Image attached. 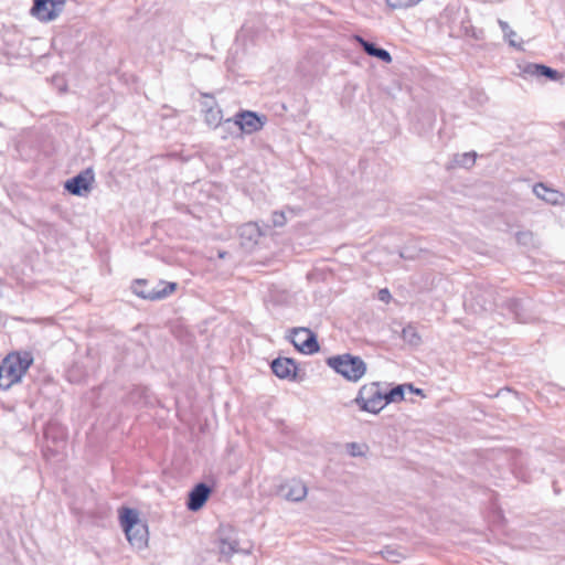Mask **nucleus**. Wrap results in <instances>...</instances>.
<instances>
[{"label": "nucleus", "mask_w": 565, "mask_h": 565, "mask_svg": "<svg viewBox=\"0 0 565 565\" xmlns=\"http://www.w3.org/2000/svg\"><path fill=\"white\" fill-rule=\"evenodd\" d=\"M225 255H226V252H218V257H220V258H224V257H225Z\"/></svg>", "instance_id": "obj_31"}, {"label": "nucleus", "mask_w": 565, "mask_h": 565, "mask_svg": "<svg viewBox=\"0 0 565 565\" xmlns=\"http://www.w3.org/2000/svg\"><path fill=\"white\" fill-rule=\"evenodd\" d=\"M354 38L367 55L376 57L384 63L392 62V55L387 50L379 47L375 43L370 42L360 35H355Z\"/></svg>", "instance_id": "obj_15"}, {"label": "nucleus", "mask_w": 565, "mask_h": 565, "mask_svg": "<svg viewBox=\"0 0 565 565\" xmlns=\"http://www.w3.org/2000/svg\"><path fill=\"white\" fill-rule=\"evenodd\" d=\"M270 367L273 373L281 379L296 381L297 380V364L296 361L291 358H277L271 361Z\"/></svg>", "instance_id": "obj_12"}, {"label": "nucleus", "mask_w": 565, "mask_h": 565, "mask_svg": "<svg viewBox=\"0 0 565 565\" xmlns=\"http://www.w3.org/2000/svg\"><path fill=\"white\" fill-rule=\"evenodd\" d=\"M119 521L129 544L136 550H143L148 545V525L139 518V512L131 508L119 509Z\"/></svg>", "instance_id": "obj_1"}, {"label": "nucleus", "mask_w": 565, "mask_h": 565, "mask_svg": "<svg viewBox=\"0 0 565 565\" xmlns=\"http://www.w3.org/2000/svg\"><path fill=\"white\" fill-rule=\"evenodd\" d=\"M66 0H33L31 13L42 22L56 19L63 11Z\"/></svg>", "instance_id": "obj_10"}, {"label": "nucleus", "mask_w": 565, "mask_h": 565, "mask_svg": "<svg viewBox=\"0 0 565 565\" xmlns=\"http://www.w3.org/2000/svg\"><path fill=\"white\" fill-rule=\"evenodd\" d=\"M495 295L497 292L492 286L478 282L471 287L465 303L475 312L489 311L497 306Z\"/></svg>", "instance_id": "obj_7"}, {"label": "nucleus", "mask_w": 565, "mask_h": 565, "mask_svg": "<svg viewBox=\"0 0 565 565\" xmlns=\"http://www.w3.org/2000/svg\"><path fill=\"white\" fill-rule=\"evenodd\" d=\"M146 285H148L147 280L137 279L134 281L131 289L132 292L139 298L151 301L164 299L171 294H173L177 289L175 282L160 281L156 287H151L150 291H142L141 287Z\"/></svg>", "instance_id": "obj_8"}, {"label": "nucleus", "mask_w": 565, "mask_h": 565, "mask_svg": "<svg viewBox=\"0 0 565 565\" xmlns=\"http://www.w3.org/2000/svg\"><path fill=\"white\" fill-rule=\"evenodd\" d=\"M384 391L379 382H373L363 385L354 398V403L360 407L361 411L377 414L385 406Z\"/></svg>", "instance_id": "obj_6"}, {"label": "nucleus", "mask_w": 565, "mask_h": 565, "mask_svg": "<svg viewBox=\"0 0 565 565\" xmlns=\"http://www.w3.org/2000/svg\"><path fill=\"white\" fill-rule=\"evenodd\" d=\"M218 562H230L234 554L252 553V545L242 546L237 532L231 525H221L217 532Z\"/></svg>", "instance_id": "obj_5"}, {"label": "nucleus", "mask_w": 565, "mask_h": 565, "mask_svg": "<svg viewBox=\"0 0 565 565\" xmlns=\"http://www.w3.org/2000/svg\"><path fill=\"white\" fill-rule=\"evenodd\" d=\"M419 0H386V3L392 9H403L416 4Z\"/></svg>", "instance_id": "obj_23"}, {"label": "nucleus", "mask_w": 565, "mask_h": 565, "mask_svg": "<svg viewBox=\"0 0 565 565\" xmlns=\"http://www.w3.org/2000/svg\"><path fill=\"white\" fill-rule=\"evenodd\" d=\"M349 448L351 449V451H350V452H351V455H352V456H359V455H361V452H360V451H356V449L359 448V445H358L356 443H351V444H349Z\"/></svg>", "instance_id": "obj_29"}, {"label": "nucleus", "mask_w": 565, "mask_h": 565, "mask_svg": "<svg viewBox=\"0 0 565 565\" xmlns=\"http://www.w3.org/2000/svg\"><path fill=\"white\" fill-rule=\"evenodd\" d=\"M242 238L256 243L260 237V230L256 223H246L239 227Z\"/></svg>", "instance_id": "obj_18"}, {"label": "nucleus", "mask_w": 565, "mask_h": 565, "mask_svg": "<svg viewBox=\"0 0 565 565\" xmlns=\"http://www.w3.org/2000/svg\"><path fill=\"white\" fill-rule=\"evenodd\" d=\"M526 235H527L526 233H520V234L518 235V239L520 241L522 236H526Z\"/></svg>", "instance_id": "obj_33"}, {"label": "nucleus", "mask_w": 565, "mask_h": 565, "mask_svg": "<svg viewBox=\"0 0 565 565\" xmlns=\"http://www.w3.org/2000/svg\"><path fill=\"white\" fill-rule=\"evenodd\" d=\"M498 24L501 28V30L504 34V38L509 41V44L511 46H519L513 40V38L516 35V33L510 28L509 23L499 19Z\"/></svg>", "instance_id": "obj_22"}, {"label": "nucleus", "mask_w": 565, "mask_h": 565, "mask_svg": "<svg viewBox=\"0 0 565 565\" xmlns=\"http://www.w3.org/2000/svg\"><path fill=\"white\" fill-rule=\"evenodd\" d=\"M290 341L301 353L313 354L320 350L317 334L308 328H294Z\"/></svg>", "instance_id": "obj_9"}, {"label": "nucleus", "mask_w": 565, "mask_h": 565, "mask_svg": "<svg viewBox=\"0 0 565 565\" xmlns=\"http://www.w3.org/2000/svg\"><path fill=\"white\" fill-rule=\"evenodd\" d=\"M520 305H521L520 301L516 300V299H511L510 302H509V307L515 313L516 319L519 321H523L521 318H519L518 309H519Z\"/></svg>", "instance_id": "obj_26"}, {"label": "nucleus", "mask_w": 565, "mask_h": 565, "mask_svg": "<svg viewBox=\"0 0 565 565\" xmlns=\"http://www.w3.org/2000/svg\"><path fill=\"white\" fill-rule=\"evenodd\" d=\"M379 297L382 301H388L391 298V294L388 289H381L379 292Z\"/></svg>", "instance_id": "obj_28"}, {"label": "nucleus", "mask_w": 565, "mask_h": 565, "mask_svg": "<svg viewBox=\"0 0 565 565\" xmlns=\"http://www.w3.org/2000/svg\"><path fill=\"white\" fill-rule=\"evenodd\" d=\"M281 490L286 492L284 497L288 501L300 502L302 501L308 492L306 484L299 480H291L290 482L281 486Z\"/></svg>", "instance_id": "obj_16"}, {"label": "nucleus", "mask_w": 565, "mask_h": 565, "mask_svg": "<svg viewBox=\"0 0 565 565\" xmlns=\"http://www.w3.org/2000/svg\"><path fill=\"white\" fill-rule=\"evenodd\" d=\"M212 492V488L205 483H198L190 492L186 501V508L196 512L205 504L210 494Z\"/></svg>", "instance_id": "obj_13"}, {"label": "nucleus", "mask_w": 565, "mask_h": 565, "mask_svg": "<svg viewBox=\"0 0 565 565\" xmlns=\"http://www.w3.org/2000/svg\"><path fill=\"white\" fill-rule=\"evenodd\" d=\"M93 182L94 173L92 169H86L74 178L67 180L64 188L73 195L85 196L90 192Z\"/></svg>", "instance_id": "obj_11"}, {"label": "nucleus", "mask_w": 565, "mask_h": 565, "mask_svg": "<svg viewBox=\"0 0 565 565\" xmlns=\"http://www.w3.org/2000/svg\"><path fill=\"white\" fill-rule=\"evenodd\" d=\"M266 122L267 117L265 115H258L250 110H242L234 116V119H226L217 124L214 129L222 138H226L225 134L231 129H234L236 136L239 137L242 134L259 131Z\"/></svg>", "instance_id": "obj_2"}, {"label": "nucleus", "mask_w": 565, "mask_h": 565, "mask_svg": "<svg viewBox=\"0 0 565 565\" xmlns=\"http://www.w3.org/2000/svg\"><path fill=\"white\" fill-rule=\"evenodd\" d=\"M408 387H409L412 391H414L416 394H419V395H422V394H423V391H422L420 388H416V390H414L412 384H409V385H408Z\"/></svg>", "instance_id": "obj_30"}, {"label": "nucleus", "mask_w": 565, "mask_h": 565, "mask_svg": "<svg viewBox=\"0 0 565 565\" xmlns=\"http://www.w3.org/2000/svg\"><path fill=\"white\" fill-rule=\"evenodd\" d=\"M326 363L351 382H358L366 372V363L360 356L350 353L330 356Z\"/></svg>", "instance_id": "obj_4"}, {"label": "nucleus", "mask_w": 565, "mask_h": 565, "mask_svg": "<svg viewBox=\"0 0 565 565\" xmlns=\"http://www.w3.org/2000/svg\"><path fill=\"white\" fill-rule=\"evenodd\" d=\"M141 290L142 291H150V288H148L147 285H146V286L141 287Z\"/></svg>", "instance_id": "obj_32"}, {"label": "nucleus", "mask_w": 565, "mask_h": 565, "mask_svg": "<svg viewBox=\"0 0 565 565\" xmlns=\"http://www.w3.org/2000/svg\"><path fill=\"white\" fill-rule=\"evenodd\" d=\"M477 153L475 151L457 154L455 162L463 168H471L476 162Z\"/></svg>", "instance_id": "obj_20"}, {"label": "nucleus", "mask_w": 565, "mask_h": 565, "mask_svg": "<svg viewBox=\"0 0 565 565\" xmlns=\"http://www.w3.org/2000/svg\"><path fill=\"white\" fill-rule=\"evenodd\" d=\"M271 221L275 227H282L287 223L286 215L282 211H275L271 215Z\"/></svg>", "instance_id": "obj_24"}, {"label": "nucleus", "mask_w": 565, "mask_h": 565, "mask_svg": "<svg viewBox=\"0 0 565 565\" xmlns=\"http://www.w3.org/2000/svg\"><path fill=\"white\" fill-rule=\"evenodd\" d=\"M384 557L387 559V561H391V562H395L397 563L398 562V557H399V554L394 551V550H391V548H386L385 552H384Z\"/></svg>", "instance_id": "obj_25"}, {"label": "nucleus", "mask_w": 565, "mask_h": 565, "mask_svg": "<svg viewBox=\"0 0 565 565\" xmlns=\"http://www.w3.org/2000/svg\"><path fill=\"white\" fill-rule=\"evenodd\" d=\"M32 363L33 355L30 352L9 354L0 364V388L9 390L20 382Z\"/></svg>", "instance_id": "obj_3"}, {"label": "nucleus", "mask_w": 565, "mask_h": 565, "mask_svg": "<svg viewBox=\"0 0 565 565\" xmlns=\"http://www.w3.org/2000/svg\"><path fill=\"white\" fill-rule=\"evenodd\" d=\"M404 387L405 385H396L391 388L388 392H384V397L386 405L390 403H396L404 399Z\"/></svg>", "instance_id": "obj_19"}, {"label": "nucleus", "mask_w": 565, "mask_h": 565, "mask_svg": "<svg viewBox=\"0 0 565 565\" xmlns=\"http://www.w3.org/2000/svg\"><path fill=\"white\" fill-rule=\"evenodd\" d=\"M399 256L405 259L416 258V254L413 250H409L407 247L401 250Z\"/></svg>", "instance_id": "obj_27"}, {"label": "nucleus", "mask_w": 565, "mask_h": 565, "mask_svg": "<svg viewBox=\"0 0 565 565\" xmlns=\"http://www.w3.org/2000/svg\"><path fill=\"white\" fill-rule=\"evenodd\" d=\"M402 338L412 345H417L420 342V337L412 326H407L402 330Z\"/></svg>", "instance_id": "obj_21"}, {"label": "nucleus", "mask_w": 565, "mask_h": 565, "mask_svg": "<svg viewBox=\"0 0 565 565\" xmlns=\"http://www.w3.org/2000/svg\"><path fill=\"white\" fill-rule=\"evenodd\" d=\"M533 193L551 205H559L564 201V194L546 184L539 182L533 186Z\"/></svg>", "instance_id": "obj_14"}, {"label": "nucleus", "mask_w": 565, "mask_h": 565, "mask_svg": "<svg viewBox=\"0 0 565 565\" xmlns=\"http://www.w3.org/2000/svg\"><path fill=\"white\" fill-rule=\"evenodd\" d=\"M524 72L531 76H543L551 81H558L561 78V74L556 70L544 64H527Z\"/></svg>", "instance_id": "obj_17"}]
</instances>
